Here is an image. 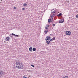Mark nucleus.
Here are the masks:
<instances>
[{"label": "nucleus", "instance_id": "obj_1", "mask_svg": "<svg viewBox=\"0 0 78 78\" xmlns=\"http://www.w3.org/2000/svg\"><path fill=\"white\" fill-rule=\"evenodd\" d=\"M14 68L16 69H19L20 68H22L23 67V64L20 61L15 60L14 61Z\"/></svg>", "mask_w": 78, "mask_h": 78}, {"label": "nucleus", "instance_id": "obj_2", "mask_svg": "<svg viewBox=\"0 0 78 78\" xmlns=\"http://www.w3.org/2000/svg\"><path fill=\"white\" fill-rule=\"evenodd\" d=\"M5 75V72L2 69H0V77L2 76Z\"/></svg>", "mask_w": 78, "mask_h": 78}, {"label": "nucleus", "instance_id": "obj_3", "mask_svg": "<svg viewBox=\"0 0 78 78\" xmlns=\"http://www.w3.org/2000/svg\"><path fill=\"white\" fill-rule=\"evenodd\" d=\"M72 33H71V32L70 31H67L66 32L65 34L66 35H70Z\"/></svg>", "mask_w": 78, "mask_h": 78}, {"label": "nucleus", "instance_id": "obj_4", "mask_svg": "<svg viewBox=\"0 0 78 78\" xmlns=\"http://www.w3.org/2000/svg\"><path fill=\"white\" fill-rule=\"evenodd\" d=\"M12 36H15L16 37H19V35H15L13 33L12 34Z\"/></svg>", "mask_w": 78, "mask_h": 78}, {"label": "nucleus", "instance_id": "obj_5", "mask_svg": "<svg viewBox=\"0 0 78 78\" xmlns=\"http://www.w3.org/2000/svg\"><path fill=\"white\" fill-rule=\"evenodd\" d=\"M50 37H48V36H47L46 38V41H48V40H50Z\"/></svg>", "mask_w": 78, "mask_h": 78}, {"label": "nucleus", "instance_id": "obj_6", "mask_svg": "<svg viewBox=\"0 0 78 78\" xmlns=\"http://www.w3.org/2000/svg\"><path fill=\"white\" fill-rule=\"evenodd\" d=\"M64 20H61L59 21V22L60 23H63L64 22Z\"/></svg>", "mask_w": 78, "mask_h": 78}, {"label": "nucleus", "instance_id": "obj_7", "mask_svg": "<svg viewBox=\"0 0 78 78\" xmlns=\"http://www.w3.org/2000/svg\"><path fill=\"white\" fill-rule=\"evenodd\" d=\"M29 50L30 51L32 52V46H30L29 48Z\"/></svg>", "mask_w": 78, "mask_h": 78}, {"label": "nucleus", "instance_id": "obj_8", "mask_svg": "<svg viewBox=\"0 0 78 78\" xmlns=\"http://www.w3.org/2000/svg\"><path fill=\"white\" fill-rule=\"evenodd\" d=\"M6 39L7 41H9V39H10L9 37H6Z\"/></svg>", "mask_w": 78, "mask_h": 78}, {"label": "nucleus", "instance_id": "obj_9", "mask_svg": "<svg viewBox=\"0 0 78 78\" xmlns=\"http://www.w3.org/2000/svg\"><path fill=\"white\" fill-rule=\"evenodd\" d=\"M62 16V14L61 13H60L59 14L57 15V16L58 17H59V16Z\"/></svg>", "mask_w": 78, "mask_h": 78}, {"label": "nucleus", "instance_id": "obj_10", "mask_svg": "<svg viewBox=\"0 0 78 78\" xmlns=\"http://www.w3.org/2000/svg\"><path fill=\"white\" fill-rule=\"evenodd\" d=\"M48 27H49V25H47L46 26L45 28L46 29H48Z\"/></svg>", "mask_w": 78, "mask_h": 78}, {"label": "nucleus", "instance_id": "obj_11", "mask_svg": "<svg viewBox=\"0 0 78 78\" xmlns=\"http://www.w3.org/2000/svg\"><path fill=\"white\" fill-rule=\"evenodd\" d=\"M32 50L34 51H35L36 50V48H32Z\"/></svg>", "mask_w": 78, "mask_h": 78}, {"label": "nucleus", "instance_id": "obj_12", "mask_svg": "<svg viewBox=\"0 0 78 78\" xmlns=\"http://www.w3.org/2000/svg\"><path fill=\"white\" fill-rule=\"evenodd\" d=\"M44 32L45 34H47V32H48V30H45V31H44Z\"/></svg>", "mask_w": 78, "mask_h": 78}, {"label": "nucleus", "instance_id": "obj_13", "mask_svg": "<svg viewBox=\"0 0 78 78\" xmlns=\"http://www.w3.org/2000/svg\"><path fill=\"white\" fill-rule=\"evenodd\" d=\"M46 43L47 44H50V41H46Z\"/></svg>", "mask_w": 78, "mask_h": 78}, {"label": "nucleus", "instance_id": "obj_14", "mask_svg": "<svg viewBox=\"0 0 78 78\" xmlns=\"http://www.w3.org/2000/svg\"><path fill=\"white\" fill-rule=\"evenodd\" d=\"M52 13L53 14H55V13H56V10H54V11H53L52 12Z\"/></svg>", "mask_w": 78, "mask_h": 78}, {"label": "nucleus", "instance_id": "obj_15", "mask_svg": "<svg viewBox=\"0 0 78 78\" xmlns=\"http://www.w3.org/2000/svg\"><path fill=\"white\" fill-rule=\"evenodd\" d=\"M54 16H55V14H53L51 16V18H52V19L53 18V17H54Z\"/></svg>", "mask_w": 78, "mask_h": 78}, {"label": "nucleus", "instance_id": "obj_16", "mask_svg": "<svg viewBox=\"0 0 78 78\" xmlns=\"http://www.w3.org/2000/svg\"><path fill=\"white\" fill-rule=\"evenodd\" d=\"M51 20V19H49L48 20V22H49H49H50Z\"/></svg>", "mask_w": 78, "mask_h": 78}, {"label": "nucleus", "instance_id": "obj_17", "mask_svg": "<svg viewBox=\"0 0 78 78\" xmlns=\"http://www.w3.org/2000/svg\"><path fill=\"white\" fill-rule=\"evenodd\" d=\"M62 78H68V76H66L65 77H63Z\"/></svg>", "mask_w": 78, "mask_h": 78}, {"label": "nucleus", "instance_id": "obj_18", "mask_svg": "<svg viewBox=\"0 0 78 78\" xmlns=\"http://www.w3.org/2000/svg\"><path fill=\"white\" fill-rule=\"evenodd\" d=\"M25 8H22V10H23V11H24V10H25Z\"/></svg>", "mask_w": 78, "mask_h": 78}, {"label": "nucleus", "instance_id": "obj_19", "mask_svg": "<svg viewBox=\"0 0 78 78\" xmlns=\"http://www.w3.org/2000/svg\"><path fill=\"white\" fill-rule=\"evenodd\" d=\"M52 40H55V37H53V38L52 39Z\"/></svg>", "mask_w": 78, "mask_h": 78}, {"label": "nucleus", "instance_id": "obj_20", "mask_svg": "<svg viewBox=\"0 0 78 78\" xmlns=\"http://www.w3.org/2000/svg\"><path fill=\"white\" fill-rule=\"evenodd\" d=\"M24 6H27V4L25 3L24 4Z\"/></svg>", "mask_w": 78, "mask_h": 78}, {"label": "nucleus", "instance_id": "obj_21", "mask_svg": "<svg viewBox=\"0 0 78 78\" xmlns=\"http://www.w3.org/2000/svg\"><path fill=\"white\" fill-rule=\"evenodd\" d=\"M31 66L32 67H34V65H31Z\"/></svg>", "mask_w": 78, "mask_h": 78}, {"label": "nucleus", "instance_id": "obj_22", "mask_svg": "<svg viewBox=\"0 0 78 78\" xmlns=\"http://www.w3.org/2000/svg\"><path fill=\"white\" fill-rule=\"evenodd\" d=\"M50 41L51 42H52L53 41V40L52 39H51V40H50Z\"/></svg>", "mask_w": 78, "mask_h": 78}, {"label": "nucleus", "instance_id": "obj_23", "mask_svg": "<svg viewBox=\"0 0 78 78\" xmlns=\"http://www.w3.org/2000/svg\"><path fill=\"white\" fill-rule=\"evenodd\" d=\"M14 9H17V7H14Z\"/></svg>", "mask_w": 78, "mask_h": 78}, {"label": "nucleus", "instance_id": "obj_24", "mask_svg": "<svg viewBox=\"0 0 78 78\" xmlns=\"http://www.w3.org/2000/svg\"><path fill=\"white\" fill-rule=\"evenodd\" d=\"M76 18H78V15H76Z\"/></svg>", "mask_w": 78, "mask_h": 78}, {"label": "nucleus", "instance_id": "obj_25", "mask_svg": "<svg viewBox=\"0 0 78 78\" xmlns=\"http://www.w3.org/2000/svg\"><path fill=\"white\" fill-rule=\"evenodd\" d=\"M52 25H53V26L54 27H55V24H53Z\"/></svg>", "mask_w": 78, "mask_h": 78}, {"label": "nucleus", "instance_id": "obj_26", "mask_svg": "<svg viewBox=\"0 0 78 78\" xmlns=\"http://www.w3.org/2000/svg\"><path fill=\"white\" fill-rule=\"evenodd\" d=\"M67 2V3H69V1H68Z\"/></svg>", "mask_w": 78, "mask_h": 78}, {"label": "nucleus", "instance_id": "obj_27", "mask_svg": "<svg viewBox=\"0 0 78 78\" xmlns=\"http://www.w3.org/2000/svg\"><path fill=\"white\" fill-rule=\"evenodd\" d=\"M52 22V21H51V22Z\"/></svg>", "mask_w": 78, "mask_h": 78}, {"label": "nucleus", "instance_id": "obj_28", "mask_svg": "<svg viewBox=\"0 0 78 78\" xmlns=\"http://www.w3.org/2000/svg\"><path fill=\"white\" fill-rule=\"evenodd\" d=\"M50 35H51V34Z\"/></svg>", "mask_w": 78, "mask_h": 78}]
</instances>
